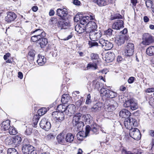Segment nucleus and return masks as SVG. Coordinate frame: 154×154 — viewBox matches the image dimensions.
Masks as SVG:
<instances>
[{
  "label": "nucleus",
  "mask_w": 154,
  "mask_h": 154,
  "mask_svg": "<svg viewBox=\"0 0 154 154\" xmlns=\"http://www.w3.org/2000/svg\"><path fill=\"white\" fill-rule=\"evenodd\" d=\"M113 31L112 29H109L105 32V33L107 36H110L112 34Z\"/></svg>",
  "instance_id": "nucleus-51"
},
{
  "label": "nucleus",
  "mask_w": 154,
  "mask_h": 154,
  "mask_svg": "<svg viewBox=\"0 0 154 154\" xmlns=\"http://www.w3.org/2000/svg\"><path fill=\"white\" fill-rule=\"evenodd\" d=\"M7 14V16L5 17V20L8 23H10L14 21L17 17L16 15L14 12H8Z\"/></svg>",
  "instance_id": "nucleus-15"
},
{
  "label": "nucleus",
  "mask_w": 154,
  "mask_h": 154,
  "mask_svg": "<svg viewBox=\"0 0 154 154\" xmlns=\"http://www.w3.org/2000/svg\"><path fill=\"white\" fill-rule=\"evenodd\" d=\"M128 30L126 28H124L123 30L121 31V33H122V35H125V34L127 33Z\"/></svg>",
  "instance_id": "nucleus-63"
},
{
  "label": "nucleus",
  "mask_w": 154,
  "mask_h": 154,
  "mask_svg": "<svg viewBox=\"0 0 154 154\" xmlns=\"http://www.w3.org/2000/svg\"><path fill=\"white\" fill-rule=\"evenodd\" d=\"M71 97L68 94H63L61 98V101L62 103L66 104L71 101Z\"/></svg>",
  "instance_id": "nucleus-27"
},
{
  "label": "nucleus",
  "mask_w": 154,
  "mask_h": 154,
  "mask_svg": "<svg viewBox=\"0 0 154 154\" xmlns=\"http://www.w3.org/2000/svg\"><path fill=\"white\" fill-rule=\"evenodd\" d=\"M47 112V109L45 107H43L38 110L37 114H36L33 117V121L34 125V127L37 125L40 116L45 114Z\"/></svg>",
  "instance_id": "nucleus-6"
},
{
  "label": "nucleus",
  "mask_w": 154,
  "mask_h": 154,
  "mask_svg": "<svg viewBox=\"0 0 154 154\" xmlns=\"http://www.w3.org/2000/svg\"><path fill=\"white\" fill-rule=\"evenodd\" d=\"M88 44L90 47L98 46V43L95 41H89L88 42Z\"/></svg>",
  "instance_id": "nucleus-47"
},
{
  "label": "nucleus",
  "mask_w": 154,
  "mask_h": 154,
  "mask_svg": "<svg viewBox=\"0 0 154 154\" xmlns=\"http://www.w3.org/2000/svg\"><path fill=\"white\" fill-rule=\"evenodd\" d=\"M149 103L151 106H154V96H150L149 98Z\"/></svg>",
  "instance_id": "nucleus-48"
},
{
  "label": "nucleus",
  "mask_w": 154,
  "mask_h": 154,
  "mask_svg": "<svg viewBox=\"0 0 154 154\" xmlns=\"http://www.w3.org/2000/svg\"><path fill=\"white\" fill-rule=\"evenodd\" d=\"M90 39L93 41H95L99 39L101 36L100 33L97 30H94L89 32Z\"/></svg>",
  "instance_id": "nucleus-14"
},
{
  "label": "nucleus",
  "mask_w": 154,
  "mask_h": 154,
  "mask_svg": "<svg viewBox=\"0 0 154 154\" xmlns=\"http://www.w3.org/2000/svg\"><path fill=\"white\" fill-rule=\"evenodd\" d=\"M123 105L125 107H130V109L132 110H136L138 107L137 103L133 99H130L126 100Z\"/></svg>",
  "instance_id": "nucleus-5"
},
{
  "label": "nucleus",
  "mask_w": 154,
  "mask_h": 154,
  "mask_svg": "<svg viewBox=\"0 0 154 154\" xmlns=\"http://www.w3.org/2000/svg\"><path fill=\"white\" fill-rule=\"evenodd\" d=\"M146 4L147 8H152V1L150 0H147L146 2Z\"/></svg>",
  "instance_id": "nucleus-50"
},
{
  "label": "nucleus",
  "mask_w": 154,
  "mask_h": 154,
  "mask_svg": "<svg viewBox=\"0 0 154 154\" xmlns=\"http://www.w3.org/2000/svg\"><path fill=\"white\" fill-rule=\"evenodd\" d=\"M66 144V142L71 143L74 140V136L71 133H68L65 136Z\"/></svg>",
  "instance_id": "nucleus-31"
},
{
  "label": "nucleus",
  "mask_w": 154,
  "mask_h": 154,
  "mask_svg": "<svg viewBox=\"0 0 154 154\" xmlns=\"http://www.w3.org/2000/svg\"><path fill=\"white\" fill-rule=\"evenodd\" d=\"M76 111L75 106L73 104H69L67 106L66 110V114L69 116L74 114Z\"/></svg>",
  "instance_id": "nucleus-16"
},
{
  "label": "nucleus",
  "mask_w": 154,
  "mask_h": 154,
  "mask_svg": "<svg viewBox=\"0 0 154 154\" xmlns=\"http://www.w3.org/2000/svg\"><path fill=\"white\" fill-rule=\"evenodd\" d=\"M81 115L82 114L80 113H78L75 115H74L73 119H80Z\"/></svg>",
  "instance_id": "nucleus-57"
},
{
  "label": "nucleus",
  "mask_w": 154,
  "mask_h": 154,
  "mask_svg": "<svg viewBox=\"0 0 154 154\" xmlns=\"http://www.w3.org/2000/svg\"><path fill=\"white\" fill-rule=\"evenodd\" d=\"M52 116L53 118L56 119L57 122H61L64 119V115L63 112H52Z\"/></svg>",
  "instance_id": "nucleus-13"
},
{
  "label": "nucleus",
  "mask_w": 154,
  "mask_h": 154,
  "mask_svg": "<svg viewBox=\"0 0 154 154\" xmlns=\"http://www.w3.org/2000/svg\"><path fill=\"white\" fill-rule=\"evenodd\" d=\"M93 1L98 6L100 7L104 6L109 4V2H106V0H93Z\"/></svg>",
  "instance_id": "nucleus-30"
},
{
  "label": "nucleus",
  "mask_w": 154,
  "mask_h": 154,
  "mask_svg": "<svg viewBox=\"0 0 154 154\" xmlns=\"http://www.w3.org/2000/svg\"><path fill=\"white\" fill-rule=\"evenodd\" d=\"M10 54L9 53H8L4 55V58L5 60H6L8 59V58L10 56Z\"/></svg>",
  "instance_id": "nucleus-60"
},
{
  "label": "nucleus",
  "mask_w": 154,
  "mask_h": 154,
  "mask_svg": "<svg viewBox=\"0 0 154 154\" xmlns=\"http://www.w3.org/2000/svg\"><path fill=\"white\" fill-rule=\"evenodd\" d=\"M90 131V126L87 125L86 128L85 132L79 131L77 134V138L78 140H82L83 138L86 137Z\"/></svg>",
  "instance_id": "nucleus-11"
},
{
  "label": "nucleus",
  "mask_w": 154,
  "mask_h": 154,
  "mask_svg": "<svg viewBox=\"0 0 154 154\" xmlns=\"http://www.w3.org/2000/svg\"><path fill=\"white\" fill-rule=\"evenodd\" d=\"M115 57L113 53H110L106 54V61L107 62L112 61Z\"/></svg>",
  "instance_id": "nucleus-33"
},
{
  "label": "nucleus",
  "mask_w": 154,
  "mask_h": 154,
  "mask_svg": "<svg viewBox=\"0 0 154 154\" xmlns=\"http://www.w3.org/2000/svg\"><path fill=\"white\" fill-rule=\"evenodd\" d=\"M99 42L102 47L106 50H109L113 47V44L111 43L102 38L99 39Z\"/></svg>",
  "instance_id": "nucleus-9"
},
{
  "label": "nucleus",
  "mask_w": 154,
  "mask_h": 154,
  "mask_svg": "<svg viewBox=\"0 0 154 154\" xmlns=\"http://www.w3.org/2000/svg\"><path fill=\"white\" fill-rule=\"evenodd\" d=\"M146 92H154V88H149L147 89L146 91Z\"/></svg>",
  "instance_id": "nucleus-58"
},
{
  "label": "nucleus",
  "mask_w": 154,
  "mask_h": 154,
  "mask_svg": "<svg viewBox=\"0 0 154 154\" xmlns=\"http://www.w3.org/2000/svg\"><path fill=\"white\" fill-rule=\"evenodd\" d=\"M58 26L61 29H67L69 26V22L66 20L59 21L57 23Z\"/></svg>",
  "instance_id": "nucleus-21"
},
{
  "label": "nucleus",
  "mask_w": 154,
  "mask_h": 154,
  "mask_svg": "<svg viewBox=\"0 0 154 154\" xmlns=\"http://www.w3.org/2000/svg\"><path fill=\"white\" fill-rule=\"evenodd\" d=\"M131 115V113L128 110L123 109L119 112V116L122 118L128 119Z\"/></svg>",
  "instance_id": "nucleus-20"
},
{
  "label": "nucleus",
  "mask_w": 154,
  "mask_h": 154,
  "mask_svg": "<svg viewBox=\"0 0 154 154\" xmlns=\"http://www.w3.org/2000/svg\"><path fill=\"white\" fill-rule=\"evenodd\" d=\"M124 125L125 128L130 130L134 128L133 127L137 126V122L134 118L129 117V119H125L124 122Z\"/></svg>",
  "instance_id": "nucleus-2"
},
{
  "label": "nucleus",
  "mask_w": 154,
  "mask_h": 154,
  "mask_svg": "<svg viewBox=\"0 0 154 154\" xmlns=\"http://www.w3.org/2000/svg\"><path fill=\"white\" fill-rule=\"evenodd\" d=\"M75 30L79 33H82L85 30L84 27H82L79 25H77L75 27Z\"/></svg>",
  "instance_id": "nucleus-41"
},
{
  "label": "nucleus",
  "mask_w": 154,
  "mask_h": 154,
  "mask_svg": "<svg viewBox=\"0 0 154 154\" xmlns=\"http://www.w3.org/2000/svg\"><path fill=\"white\" fill-rule=\"evenodd\" d=\"M97 28L96 23L93 21H90L86 25L85 27V30L88 33L91 31L96 30Z\"/></svg>",
  "instance_id": "nucleus-10"
},
{
  "label": "nucleus",
  "mask_w": 154,
  "mask_h": 154,
  "mask_svg": "<svg viewBox=\"0 0 154 154\" xmlns=\"http://www.w3.org/2000/svg\"><path fill=\"white\" fill-rule=\"evenodd\" d=\"M126 48L129 50L130 49L134 51V44L132 43H128L127 45V47Z\"/></svg>",
  "instance_id": "nucleus-53"
},
{
  "label": "nucleus",
  "mask_w": 154,
  "mask_h": 154,
  "mask_svg": "<svg viewBox=\"0 0 154 154\" xmlns=\"http://www.w3.org/2000/svg\"><path fill=\"white\" fill-rule=\"evenodd\" d=\"M134 51L130 49L129 50L126 48L123 54L125 56H127L125 58V60H128V59L130 62H131L132 60V59L130 57L128 58V57L132 56L134 54Z\"/></svg>",
  "instance_id": "nucleus-25"
},
{
  "label": "nucleus",
  "mask_w": 154,
  "mask_h": 154,
  "mask_svg": "<svg viewBox=\"0 0 154 154\" xmlns=\"http://www.w3.org/2000/svg\"><path fill=\"white\" fill-rule=\"evenodd\" d=\"M125 39L126 36L125 35H121L115 38V42L118 45H120L124 43Z\"/></svg>",
  "instance_id": "nucleus-19"
},
{
  "label": "nucleus",
  "mask_w": 154,
  "mask_h": 154,
  "mask_svg": "<svg viewBox=\"0 0 154 154\" xmlns=\"http://www.w3.org/2000/svg\"><path fill=\"white\" fill-rule=\"evenodd\" d=\"M65 134L63 133H61L59 134L57 137V141L59 143L65 145L66 144Z\"/></svg>",
  "instance_id": "nucleus-23"
},
{
  "label": "nucleus",
  "mask_w": 154,
  "mask_h": 154,
  "mask_svg": "<svg viewBox=\"0 0 154 154\" xmlns=\"http://www.w3.org/2000/svg\"><path fill=\"white\" fill-rule=\"evenodd\" d=\"M130 136L134 140H138L140 138L141 134L140 131L137 128H134L129 131Z\"/></svg>",
  "instance_id": "nucleus-8"
},
{
  "label": "nucleus",
  "mask_w": 154,
  "mask_h": 154,
  "mask_svg": "<svg viewBox=\"0 0 154 154\" xmlns=\"http://www.w3.org/2000/svg\"><path fill=\"white\" fill-rule=\"evenodd\" d=\"M24 140L23 141L22 150L24 154H36L35 148L30 145L25 144Z\"/></svg>",
  "instance_id": "nucleus-1"
},
{
  "label": "nucleus",
  "mask_w": 154,
  "mask_h": 154,
  "mask_svg": "<svg viewBox=\"0 0 154 154\" xmlns=\"http://www.w3.org/2000/svg\"><path fill=\"white\" fill-rule=\"evenodd\" d=\"M39 124L40 127L45 131L49 130L51 127L50 122H48L45 118L42 119Z\"/></svg>",
  "instance_id": "nucleus-12"
},
{
  "label": "nucleus",
  "mask_w": 154,
  "mask_h": 154,
  "mask_svg": "<svg viewBox=\"0 0 154 154\" xmlns=\"http://www.w3.org/2000/svg\"><path fill=\"white\" fill-rule=\"evenodd\" d=\"M103 104L101 103H97L92 108V111L95 112H99L103 109Z\"/></svg>",
  "instance_id": "nucleus-22"
},
{
  "label": "nucleus",
  "mask_w": 154,
  "mask_h": 154,
  "mask_svg": "<svg viewBox=\"0 0 154 154\" xmlns=\"http://www.w3.org/2000/svg\"><path fill=\"white\" fill-rule=\"evenodd\" d=\"M15 147L18 146L21 143L22 141V139L20 137L17 135L14 136L13 137Z\"/></svg>",
  "instance_id": "nucleus-32"
},
{
  "label": "nucleus",
  "mask_w": 154,
  "mask_h": 154,
  "mask_svg": "<svg viewBox=\"0 0 154 154\" xmlns=\"http://www.w3.org/2000/svg\"><path fill=\"white\" fill-rule=\"evenodd\" d=\"M73 3L74 5H79L80 4V1L78 0H74Z\"/></svg>",
  "instance_id": "nucleus-62"
},
{
  "label": "nucleus",
  "mask_w": 154,
  "mask_h": 154,
  "mask_svg": "<svg viewBox=\"0 0 154 154\" xmlns=\"http://www.w3.org/2000/svg\"><path fill=\"white\" fill-rule=\"evenodd\" d=\"M38 59L37 60V62L38 65L40 66L43 65L46 62V59L45 58L44 56L39 54L38 55Z\"/></svg>",
  "instance_id": "nucleus-29"
},
{
  "label": "nucleus",
  "mask_w": 154,
  "mask_h": 154,
  "mask_svg": "<svg viewBox=\"0 0 154 154\" xmlns=\"http://www.w3.org/2000/svg\"><path fill=\"white\" fill-rule=\"evenodd\" d=\"M124 22L122 20H118L115 22L112 25L113 29L119 30L124 27Z\"/></svg>",
  "instance_id": "nucleus-18"
},
{
  "label": "nucleus",
  "mask_w": 154,
  "mask_h": 154,
  "mask_svg": "<svg viewBox=\"0 0 154 154\" xmlns=\"http://www.w3.org/2000/svg\"><path fill=\"white\" fill-rule=\"evenodd\" d=\"M142 43L145 45H149L154 42L153 37L148 33H145L143 35Z\"/></svg>",
  "instance_id": "nucleus-7"
},
{
  "label": "nucleus",
  "mask_w": 154,
  "mask_h": 154,
  "mask_svg": "<svg viewBox=\"0 0 154 154\" xmlns=\"http://www.w3.org/2000/svg\"><path fill=\"white\" fill-rule=\"evenodd\" d=\"M8 154H19L16 150L14 148H9L8 150Z\"/></svg>",
  "instance_id": "nucleus-45"
},
{
  "label": "nucleus",
  "mask_w": 154,
  "mask_h": 154,
  "mask_svg": "<svg viewBox=\"0 0 154 154\" xmlns=\"http://www.w3.org/2000/svg\"><path fill=\"white\" fill-rule=\"evenodd\" d=\"M8 130H9V133L11 135H14L17 133L16 130L14 127H10Z\"/></svg>",
  "instance_id": "nucleus-46"
},
{
  "label": "nucleus",
  "mask_w": 154,
  "mask_h": 154,
  "mask_svg": "<svg viewBox=\"0 0 154 154\" xmlns=\"http://www.w3.org/2000/svg\"><path fill=\"white\" fill-rule=\"evenodd\" d=\"M102 84L99 82L97 80H94L92 82V86L94 89H99L102 87Z\"/></svg>",
  "instance_id": "nucleus-34"
},
{
  "label": "nucleus",
  "mask_w": 154,
  "mask_h": 154,
  "mask_svg": "<svg viewBox=\"0 0 154 154\" xmlns=\"http://www.w3.org/2000/svg\"><path fill=\"white\" fill-rule=\"evenodd\" d=\"M133 153H132L133 154H141L140 152H139L138 150L134 149L133 150Z\"/></svg>",
  "instance_id": "nucleus-64"
},
{
  "label": "nucleus",
  "mask_w": 154,
  "mask_h": 154,
  "mask_svg": "<svg viewBox=\"0 0 154 154\" xmlns=\"http://www.w3.org/2000/svg\"><path fill=\"white\" fill-rule=\"evenodd\" d=\"M100 93L102 96H105L109 98H113L116 97L117 95L116 92L108 89L106 90L104 88L101 89Z\"/></svg>",
  "instance_id": "nucleus-4"
},
{
  "label": "nucleus",
  "mask_w": 154,
  "mask_h": 154,
  "mask_svg": "<svg viewBox=\"0 0 154 154\" xmlns=\"http://www.w3.org/2000/svg\"><path fill=\"white\" fill-rule=\"evenodd\" d=\"M113 104L109 105L107 107V109L108 111H112L114 110L118 106V104L116 102L114 101Z\"/></svg>",
  "instance_id": "nucleus-38"
},
{
  "label": "nucleus",
  "mask_w": 154,
  "mask_h": 154,
  "mask_svg": "<svg viewBox=\"0 0 154 154\" xmlns=\"http://www.w3.org/2000/svg\"><path fill=\"white\" fill-rule=\"evenodd\" d=\"M82 118L83 121L86 122L87 124H89L90 123L91 120V116L90 114H87L84 115L82 117Z\"/></svg>",
  "instance_id": "nucleus-36"
},
{
  "label": "nucleus",
  "mask_w": 154,
  "mask_h": 154,
  "mask_svg": "<svg viewBox=\"0 0 154 154\" xmlns=\"http://www.w3.org/2000/svg\"><path fill=\"white\" fill-rule=\"evenodd\" d=\"M122 16L119 14H117L115 15L114 17V19H121Z\"/></svg>",
  "instance_id": "nucleus-59"
},
{
  "label": "nucleus",
  "mask_w": 154,
  "mask_h": 154,
  "mask_svg": "<svg viewBox=\"0 0 154 154\" xmlns=\"http://www.w3.org/2000/svg\"><path fill=\"white\" fill-rule=\"evenodd\" d=\"M57 15L61 17H63L67 15V11L66 9L64 8L63 9L59 8L57 11Z\"/></svg>",
  "instance_id": "nucleus-24"
},
{
  "label": "nucleus",
  "mask_w": 154,
  "mask_h": 154,
  "mask_svg": "<svg viewBox=\"0 0 154 154\" xmlns=\"http://www.w3.org/2000/svg\"><path fill=\"white\" fill-rule=\"evenodd\" d=\"M35 52L33 49H31L28 53L27 58L31 60H33Z\"/></svg>",
  "instance_id": "nucleus-40"
},
{
  "label": "nucleus",
  "mask_w": 154,
  "mask_h": 154,
  "mask_svg": "<svg viewBox=\"0 0 154 154\" xmlns=\"http://www.w3.org/2000/svg\"><path fill=\"white\" fill-rule=\"evenodd\" d=\"M32 129L31 128H27L25 131V134L27 135H30L32 133Z\"/></svg>",
  "instance_id": "nucleus-55"
},
{
  "label": "nucleus",
  "mask_w": 154,
  "mask_h": 154,
  "mask_svg": "<svg viewBox=\"0 0 154 154\" xmlns=\"http://www.w3.org/2000/svg\"><path fill=\"white\" fill-rule=\"evenodd\" d=\"M73 125L74 126H76L79 131H80L82 129L84 126V123L83 122L80 121L78 123L77 122L76 124H73Z\"/></svg>",
  "instance_id": "nucleus-44"
},
{
  "label": "nucleus",
  "mask_w": 154,
  "mask_h": 154,
  "mask_svg": "<svg viewBox=\"0 0 154 154\" xmlns=\"http://www.w3.org/2000/svg\"><path fill=\"white\" fill-rule=\"evenodd\" d=\"M5 142L8 145H12V146L15 147L13 137L6 139L5 140Z\"/></svg>",
  "instance_id": "nucleus-43"
},
{
  "label": "nucleus",
  "mask_w": 154,
  "mask_h": 154,
  "mask_svg": "<svg viewBox=\"0 0 154 154\" xmlns=\"http://www.w3.org/2000/svg\"><path fill=\"white\" fill-rule=\"evenodd\" d=\"M93 63H90L88 64L86 67H97L101 65V62L97 54H92L91 55Z\"/></svg>",
  "instance_id": "nucleus-3"
},
{
  "label": "nucleus",
  "mask_w": 154,
  "mask_h": 154,
  "mask_svg": "<svg viewBox=\"0 0 154 154\" xmlns=\"http://www.w3.org/2000/svg\"><path fill=\"white\" fill-rule=\"evenodd\" d=\"M73 36V34H72V32H71L70 33V35H69L67 37L65 38L64 40H67L70 38H71Z\"/></svg>",
  "instance_id": "nucleus-61"
},
{
  "label": "nucleus",
  "mask_w": 154,
  "mask_h": 154,
  "mask_svg": "<svg viewBox=\"0 0 154 154\" xmlns=\"http://www.w3.org/2000/svg\"><path fill=\"white\" fill-rule=\"evenodd\" d=\"M91 102V97L90 94H88L86 98V100L85 103L87 104H90Z\"/></svg>",
  "instance_id": "nucleus-54"
},
{
  "label": "nucleus",
  "mask_w": 154,
  "mask_h": 154,
  "mask_svg": "<svg viewBox=\"0 0 154 154\" xmlns=\"http://www.w3.org/2000/svg\"><path fill=\"white\" fill-rule=\"evenodd\" d=\"M40 38L36 36V35H34L33 36H32L31 38V41L33 42H37V43L38 42V41Z\"/></svg>",
  "instance_id": "nucleus-49"
},
{
  "label": "nucleus",
  "mask_w": 154,
  "mask_h": 154,
  "mask_svg": "<svg viewBox=\"0 0 154 154\" xmlns=\"http://www.w3.org/2000/svg\"><path fill=\"white\" fill-rule=\"evenodd\" d=\"M146 54L150 56L154 55V46H151L148 47L146 50Z\"/></svg>",
  "instance_id": "nucleus-37"
},
{
  "label": "nucleus",
  "mask_w": 154,
  "mask_h": 154,
  "mask_svg": "<svg viewBox=\"0 0 154 154\" xmlns=\"http://www.w3.org/2000/svg\"><path fill=\"white\" fill-rule=\"evenodd\" d=\"M135 79V78L133 77H130L128 80V82L129 84L133 83Z\"/></svg>",
  "instance_id": "nucleus-56"
},
{
  "label": "nucleus",
  "mask_w": 154,
  "mask_h": 154,
  "mask_svg": "<svg viewBox=\"0 0 154 154\" xmlns=\"http://www.w3.org/2000/svg\"><path fill=\"white\" fill-rule=\"evenodd\" d=\"M38 43L40 45L41 48H44L48 43L47 39L45 38V37H43V38H40L38 40Z\"/></svg>",
  "instance_id": "nucleus-28"
},
{
  "label": "nucleus",
  "mask_w": 154,
  "mask_h": 154,
  "mask_svg": "<svg viewBox=\"0 0 154 154\" xmlns=\"http://www.w3.org/2000/svg\"><path fill=\"white\" fill-rule=\"evenodd\" d=\"M89 18L88 16H83L80 20V23L83 25H85L89 22V20H88Z\"/></svg>",
  "instance_id": "nucleus-39"
},
{
  "label": "nucleus",
  "mask_w": 154,
  "mask_h": 154,
  "mask_svg": "<svg viewBox=\"0 0 154 154\" xmlns=\"http://www.w3.org/2000/svg\"><path fill=\"white\" fill-rule=\"evenodd\" d=\"M32 34H34L35 35L38 37L40 38L45 37L46 35V33L42 29L40 28L37 29L35 31L31 32Z\"/></svg>",
  "instance_id": "nucleus-17"
},
{
  "label": "nucleus",
  "mask_w": 154,
  "mask_h": 154,
  "mask_svg": "<svg viewBox=\"0 0 154 154\" xmlns=\"http://www.w3.org/2000/svg\"><path fill=\"white\" fill-rule=\"evenodd\" d=\"M83 98H81L79 100L75 102V104L77 107H79L82 104Z\"/></svg>",
  "instance_id": "nucleus-52"
},
{
  "label": "nucleus",
  "mask_w": 154,
  "mask_h": 154,
  "mask_svg": "<svg viewBox=\"0 0 154 154\" xmlns=\"http://www.w3.org/2000/svg\"><path fill=\"white\" fill-rule=\"evenodd\" d=\"M10 121L8 119L3 121L1 124L2 129L4 131L8 130L10 127Z\"/></svg>",
  "instance_id": "nucleus-26"
},
{
  "label": "nucleus",
  "mask_w": 154,
  "mask_h": 154,
  "mask_svg": "<svg viewBox=\"0 0 154 154\" xmlns=\"http://www.w3.org/2000/svg\"><path fill=\"white\" fill-rule=\"evenodd\" d=\"M91 130L94 134H97L98 133V127L96 125H94L90 128V131Z\"/></svg>",
  "instance_id": "nucleus-42"
},
{
  "label": "nucleus",
  "mask_w": 154,
  "mask_h": 154,
  "mask_svg": "<svg viewBox=\"0 0 154 154\" xmlns=\"http://www.w3.org/2000/svg\"><path fill=\"white\" fill-rule=\"evenodd\" d=\"M67 109V106L63 104H60L58 106L57 108V110L60 111V112H65L66 114V110Z\"/></svg>",
  "instance_id": "nucleus-35"
}]
</instances>
